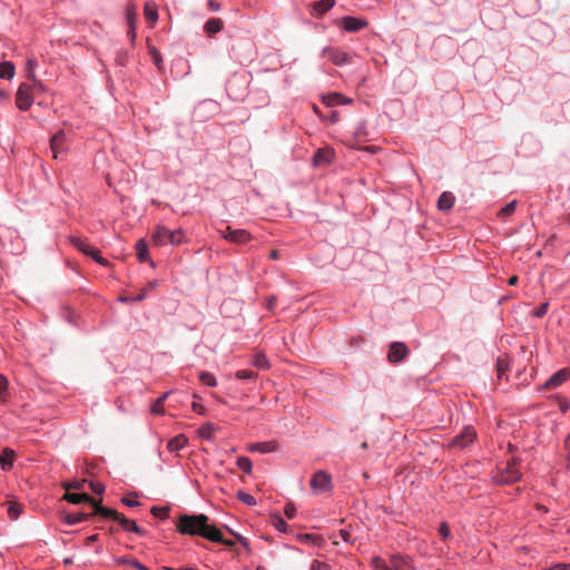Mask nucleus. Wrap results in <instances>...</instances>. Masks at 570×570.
<instances>
[{"label": "nucleus", "mask_w": 570, "mask_h": 570, "mask_svg": "<svg viewBox=\"0 0 570 570\" xmlns=\"http://www.w3.org/2000/svg\"><path fill=\"white\" fill-rule=\"evenodd\" d=\"M209 518L205 514H183L179 517L176 527L181 534L199 535L209 541L232 547V540H225L219 529L208 523Z\"/></svg>", "instance_id": "obj_1"}, {"label": "nucleus", "mask_w": 570, "mask_h": 570, "mask_svg": "<svg viewBox=\"0 0 570 570\" xmlns=\"http://www.w3.org/2000/svg\"><path fill=\"white\" fill-rule=\"evenodd\" d=\"M151 242L155 246L179 245L184 242V233L181 229L169 230L163 225H158L151 233Z\"/></svg>", "instance_id": "obj_2"}, {"label": "nucleus", "mask_w": 570, "mask_h": 570, "mask_svg": "<svg viewBox=\"0 0 570 570\" xmlns=\"http://www.w3.org/2000/svg\"><path fill=\"white\" fill-rule=\"evenodd\" d=\"M520 460L513 458L508 461L505 468L502 469L497 476L499 483H513L521 479Z\"/></svg>", "instance_id": "obj_3"}, {"label": "nucleus", "mask_w": 570, "mask_h": 570, "mask_svg": "<svg viewBox=\"0 0 570 570\" xmlns=\"http://www.w3.org/2000/svg\"><path fill=\"white\" fill-rule=\"evenodd\" d=\"M309 484L314 492L323 493L332 489V478L327 472L321 470L313 474Z\"/></svg>", "instance_id": "obj_4"}, {"label": "nucleus", "mask_w": 570, "mask_h": 570, "mask_svg": "<svg viewBox=\"0 0 570 570\" xmlns=\"http://www.w3.org/2000/svg\"><path fill=\"white\" fill-rule=\"evenodd\" d=\"M32 102V86L30 83H21L16 95L17 107L20 110H28Z\"/></svg>", "instance_id": "obj_5"}, {"label": "nucleus", "mask_w": 570, "mask_h": 570, "mask_svg": "<svg viewBox=\"0 0 570 570\" xmlns=\"http://www.w3.org/2000/svg\"><path fill=\"white\" fill-rule=\"evenodd\" d=\"M475 438H476L475 430L472 426H465L464 430L459 435H456L455 438H453L451 440L449 446L453 448V449L462 450V449L466 448L468 445H470L471 443H473Z\"/></svg>", "instance_id": "obj_6"}, {"label": "nucleus", "mask_w": 570, "mask_h": 570, "mask_svg": "<svg viewBox=\"0 0 570 570\" xmlns=\"http://www.w3.org/2000/svg\"><path fill=\"white\" fill-rule=\"evenodd\" d=\"M409 355V348L404 343L393 342L390 345L387 360L390 363H399Z\"/></svg>", "instance_id": "obj_7"}, {"label": "nucleus", "mask_w": 570, "mask_h": 570, "mask_svg": "<svg viewBox=\"0 0 570 570\" xmlns=\"http://www.w3.org/2000/svg\"><path fill=\"white\" fill-rule=\"evenodd\" d=\"M50 149L52 151V157L55 159H58V156L60 154L66 153V135L62 130L58 131L56 135L52 136L50 140Z\"/></svg>", "instance_id": "obj_8"}, {"label": "nucleus", "mask_w": 570, "mask_h": 570, "mask_svg": "<svg viewBox=\"0 0 570 570\" xmlns=\"http://www.w3.org/2000/svg\"><path fill=\"white\" fill-rule=\"evenodd\" d=\"M570 379V370L561 368L554 373L543 385V389L551 390L560 386Z\"/></svg>", "instance_id": "obj_9"}, {"label": "nucleus", "mask_w": 570, "mask_h": 570, "mask_svg": "<svg viewBox=\"0 0 570 570\" xmlns=\"http://www.w3.org/2000/svg\"><path fill=\"white\" fill-rule=\"evenodd\" d=\"M333 157H334L333 149L320 148L313 157V164L316 167L327 166L332 163Z\"/></svg>", "instance_id": "obj_10"}, {"label": "nucleus", "mask_w": 570, "mask_h": 570, "mask_svg": "<svg viewBox=\"0 0 570 570\" xmlns=\"http://www.w3.org/2000/svg\"><path fill=\"white\" fill-rule=\"evenodd\" d=\"M223 238L235 244H245L252 239V236L245 229H235L229 230V234H223Z\"/></svg>", "instance_id": "obj_11"}, {"label": "nucleus", "mask_w": 570, "mask_h": 570, "mask_svg": "<svg viewBox=\"0 0 570 570\" xmlns=\"http://www.w3.org/2000/svg\"><path fill=\"white\" fill-rule=\"evenodd\" d=\"M91 505L94 508V512L91 513V515H100L102 518H110L116 521L120 514L118 511H116L114 509L101 505L100 501H96L95 499H94Z\"/></svg>", "instance_id": "obj_12"}, {"label": "nucleus", "mask_w": 570, "mask_h": 570, "mask_svg": "<svg viewBox=\"0 0 570 570\" xmlns=\"http://www.w3.org/2000/svg\"><path fill=\"white\" fill-rule=\"evenodd\" d=\"M343 28L348 32H356L367 26V21L355 17H344L342 19Z\"/></svg>", "instance_id": "obj_13"}, {"label": "nucleus", "mask_w": 570, "mask_h": 570, "mask_svg": "<svg viewBox=\"0 0 570 570\" xmlns=\"http://www.w3.org/2000/svg\"><path fill=\"white\" fill-rule=\"evenodd\" d=\"M323 53L336 66H341L348 62V55L336 48H325Z\"/></svg>", "instance_id": "obj_14"}, {"label": "nucleus", "mask_w": 570, "mask_h": 570, "mask_svg": "<svg viewBox=\"0 0 570 570\" xmlns=\"http://www.w3.org/2000/svg\"><path fill=\"white\" fill-rule=\"evenodd\" d=\"M116 521L121 525V528L125 531L134 532V533L139 534V535H144L145 534V530L144 529L138 527L135 521L126 518L121 513L119 514V517H118V519Z\"/></svg>", "instance_id": "obj_15"}, {"label": "nucleus", "mask_w": 570, "mask_h": 570, "mask_svg": "<svg viewBox=\"0 0 570 570\" xmlns=\"http://www.w3.org/2000/svg\"><path fill=\"white\" fill-rule=\"evenodd\" d=\"M389 570H411V562L407 558L393 554L390 558Z\"/></svg>", "instance_id": "obj_16"}, {"label": "nucleus", "mask_w": 570, "mask_h": 570, "mask_svg": "<svg viewBox=\"0 0 570 570\" xmlns=\"http://www.w3.org/2000/svg\"><path fill=\"white\" fill-rule=\"evenodd\" d=\"M455 203V197L451 191H443L438 200V208L443 212L450 210Z\"/></svg>", "instance_id": "obj_17"}, {"label": "nucleus", "mask_w": 570, "mask_h": 570, "mask_svg": "<svg viewBox=\"0 0 570 570\" xmlns=\"http://www.w3.org/2000/svg\"><path fill=\"white\" fill-rule=\"evenodd\" d=\"M250 452L272 453L277 450V444L274 441L257 442L249 445Z\"/></svg>", "instance_id": "obj_18"}, {"label": "nucleus", "mask_w": 570, "mask_h": 570, "mask_svg": "<svg viewBox=\"0 0 570 570\" xmlns=\"http://www.w3.org/2000/svg\"><path fill=\"white\" fill-rule=\"evenodd\" d=\"M14 458H16V453L13 450H11L9 448L3 449L0 454L1 469L4 471L10 470L13 465Z\"/></svg>", "instance_id": "obj_19"}, {"label": "nucleus", "mask_w": 570, "mask_h": 570, "mask_svg": "<svg viewBox=\"0 0 570 570\" xmlns=\"http://www.w3.org/2000/svg\"><path fill=\"white\" fill-rule=\"evenodd\" d=\"M224 27V22L219 18H210L204 26V30L208 37L219 32Z\"/></svg>", "instance_id": "obj_20"}, {"label": "nucleus", "mask_w": 570, "mask_h": 570, "mask_svg": "<svg viewBox=\"0 0 570 570\" xmlns=\"http://www.w3.org/2000/svg\"><path fill=\"white\" fill-rule=\"evenodd\" d=\"M63 499L73 504H79V503L86 502L91 505V503L94 501V498H91L87 493H69V492H67L65 494Z\"/></svg>", "instance_id": "obj_21"}, {"label": "nucleus", "mask_w": 570, "mask_h": 570, "mask_svg": "<svg viewBox=\"0 0 570 570\" xmlns=\"http://www.w3.org/2000/svg\"><path fill=\"white\" fill-rule=\"evenodd\" d=\"M188 440L187 438L184 435V434H178L176 435L175 438H173L168 444H167V449L170 451V452H176L183 448L186 446Z\"/></svg>", "instance_id": "obj_22"}, {"label": "nucleus", "mask_w": 570, "mask_h": 570, "mask_svg": "<svg viewBox=\"0 0 570 570\" xmlns=\"http://www.w3.org/2000/svg\"><path fill=\"white\" fill-rule=\"evenodd\" d=\"M335 4V0H321L316 1L313 4V9L316 14L322 16L328 10H331Z\"/></svg>", "instance_id": "obj_23"}, {"label": "nucleus", "mask_w": 570, "mask_h": 570, "mask_svg": "<svg viewBox=\"0 0 570 570\" xmlns=\"http://www.w3.org/2000/svg\"><path fill=\"white\" fill-rule=\"evenodd\" d=\"M136 253L139 262H147L149 258L148 245L145 239H139L136 244Z\"/></svg>", "instance_id": "obj_24"}, {"label": "nucleus", "mask_w": 570, "mask_h": 570, "mask_svg": "<svg viewBox=\"0 0 570 570\" xmlns=\"http://www.w3.org/2000/svg\"><path fill=\"white\" fill-rule=\"evenodd\" d=\"M91 517V514L88 513H68L65 515L63 520L67 524H77L79 522L86 521Z\"/></svg>", "instance_id": "obj_25"}, {"label": "nucleus", "mask_w": 570, "mask_h": 570, "mask_svg": "<svg viewBox=\"0 0 570 570\" xmlns=\"http://www.w3.org/2000/svg\"><path fill=\"white\" fill-rule=\"evenodd\" d=\"M70 242L78 250H80L85 255L89 254V252L94 247L86 239L80 237H71Z\"/></svg>", "instance_id": "obj_26"}, {"label": "nucleus", "mask_w": 570, "mask_h": 570, "mask_svg": "<svg viewBox=\"0 0 570 570\" xmlns=\"http://www.w3.org/2000/svg\"><path fill=\"white\" fill-rule=\"evenodd\" d=\"M145 17L151 24L156 23L158 19L157 7L154 3L147 2L144 10Z\"/></svg>", "instance_id": "obj_27"}, {"label": "nucleus", "mask_w": 570, "mask_h": 570, "mask_svg": "<svg viewBox=\"0 0 570 570\" xmlns=\"http://www.w3.org/2000/svg\"><path fill=\"white\" fill-rule=\"evenodd\" d=\"M14 76V66L9 61L0 63V78L11 79Z\"/></svg>", "instance_id": "obj_28"}, {"label": "nucleus", "mask_w": 570, "mask_h": 570, "mask_svg": "<svg viewBox=\"0 0 570 570\" xmlns=\"http://www.w3.org/2000/svg\"><path fill=\"white\" fill-rule=\"evenodd\" d=\"M323 100L327 106H336L346 102L344 96L337 92L327 95L326 97L323 98Z\"/></svg>", "instance_id": "obj_29"}, {"label": "nucleus", "mask_w": 570, "mask_h": 570, "mask_svg": "<svg viewBox=\"0 0 570 570\" xmlns=\"http://www.w3.org/2000/svg\"><path fill=\"white\" fill-rule=\"evenodd\" d=\"M169 392L164 393L151 405V413L163 415L165 413L164 402L168 397Z\"/></svg>", "instance_id": "obj_30"}, {"label": "nucleus", "mask_w": 570, "mask_h": 570, "mask_svg": "<svg viewBox=\"0 0 570 570\" xmlns=\"http://www.w3.org/2000/svg\"><path fill=\"white\" fill-rule=\"evenodd\" d=\"M252 364L259 370H268L271 367L269 361L262 353L254 356Z\"/></svg>", "instance_id": "obj_31"}, {"label": "nucleus", "mask_w": 570, "mask_h": 570, "mask_svg": "<svg viewBox=\"0 0 570 570\" xmlns=\"http://www.w3.org/2000/svg\"><path fill=\"white\" fill-rule=\"evenodd\" d=\"M117 562L120 563V564H128L130 567H134L138 570H149L147 567H145L144 564H141L138 560L136 559H131V558H119L117 559Z\"/></svg>", "instance_id": "obj_32"}, {"label": "nucleus", "mask_w": 570, "mask_h": 570, "mask_svg": "<svg viewBox=\"0 0 570 570\" xmlns=\"http://www.w3.org/2000/svg\"><path fill=\"white\" fill-rule=\"evenodd\" d=\"M517 204H518L517 200L510 202L508 205H505L503 208L500 209V212L498 213V216L500 218L504 219L505 217L512 215L515 212Z\"/></svg>", "instance_id": "obj_33"}, {"label": "nucleus", "mask_w": 570, "mask_h": 570, "mask_svg": "<svg viewBox=\"0 0 570 570\" xmlns=\"http://www.w3.org/2000/svg\"><path fill=\"white\" fill-rule=\"evenodd\" d=\"M236 464L245 473L249 474L252 472L253 464L247 456H239L236 461Z\"/></svg>", "instance_id": "obj_34"}, {"label": "nucleus", "mask_w": 570, "mask_h": 570, "mask_svg": "<svg viewBox=\"0 0 570 570\" xmlns=\"http://www.w3.org/2000/svg\"><path fill=\"white\" fill-rule=\"evenodd\" d=\"M199 380L203 384H205L207 386L214 387L217 385V381H216L215 376L209 372H205V371L202 372L199 374Z\"/></svg>", "instance_id": "obj_35"}, {"label": "nucleus", "mask_w": 570, "mask_h": 570, "mask_svg": "<svg viewBox=\"0 0 570 570\" xmlns=\"http://www.w3.org/2000/svg\"><path fill=\"white\" fill-rule=\"evenodd\" d=\"M126 18L129 26L136 23L137 12L136 7L132 3H128L126 8Z\"/></svg>", "instance_id": "obj_36"}, {"label": "nucleus", "mask_w": 570, "mask_h": 570, "mask_svg": "<svg viewBox=\"0 0 570 570\" xmlns=\"http://www.w3.org/2000/svg\"><path fill=\"white\" fill-rule=\"evenodd\" d=\"M150 512L154 517L159 519H166L169 514V508L167 507H153Z\"/></svg>", "instance_id": "obj_37"}, {"label": "nucleus", "mask_w": 570, "mask_h": 570, "mask_svg": "<svg viewBox=\"0 0 570 570\" xmlns=\"http://www.w3.org/2000/svg\"><path fill=\"white\" fill-rule=\"evenodd\" d=\"M237 498H238L243 503H245V504H247V505H250V507H252V505H255V504H256V500H255V498H254L252 494L247 493V492L238 491V492H237Z\"/></svg>", "instance_id": "obj_38"}, {"label": "nucleus", "mask_w": 570, "mask_h": 570, "mask_svg": "<svg viewBox=\"0 0 570 570\" xmlns=\"http://www.w3.org/2000/svg\"><path fill=\"white\" fill-rule=\"evenodd\" d=\"M8 399V380L0 374V400L7 401Z\"/></svg>", "instance_id": "obj_39"}, {"label": "nucleus", "mask_w": 570, "mask_h": 570, "mask_svg": "<svg viewBox=\"0 0 570 570\" xmlns=\"http://www.w3.org/2000/svg\"><path fill=\"white\" fill-rule=\"evenodd\" d=\"M21 505L18 503H11L8 509V515L11 520H17L21 513Z\"/></svg>", "instance_id": "obj_40"}, {"label": "nucleus", "mask_w": 570, "mask_h": 570, "mask_svg": "<svg viewBox=\"0 0 570 570\" xmlns=\"http://www.w3.org/2000/svg\"><path fill=\"white\" fill-rule=\"evenodd\" d=\"M37 67V60L33 59V58H30L27 60V76L29 78V80H35L36 78V75H35V69Z\"/></svg>", "instance_id": "obj_41"}, {"label": "nucleus", "mask_w": 570, "mask_h": 570, "mask_svg": "<svg viewBox=\"0 0 570 570\" xmlns=\"http://www.w3.org/2000/svg\"><path fill=\"white\" fill-rule=\"evenodd\" d=\"M130 497L137 498L138 494L136 492H132L128 497H124L121 499V503H124L125 505L130 507V508L139 507L140 502L137 501L136 499H131Z\"/></svg>", "instance_id": "obj_42"}, {"label": "nucleus", "mask_w": 570, "mask_h": 570, "mask_svg": "<svg viewBox=\"0 0 570 570\" xmlns=\"http://www.w3.org/2000/svg\"><path fill=\"white\" fill-rule=\"evenodd\" d=\"M235 376L239 380H252L257 377V373L248 370H240L235 373Z\"/></svg>", "instance_id": "obj_43"}, {"label": "nucleus", "mask_w": 570, "mask_h": 570, "mask_svg": "<svg viewBox=\"0 0 570 570\" xmlns=\"http://www.w3.org/2000/svg\"><path fill=\"white\" fill-rule=\"evenodd\" d=\"M215 428L208 423L199 429V435L206 439H212Z\"/></svg>", "instance_id": "obj_44"}, {"label": "nucleus", "mask_w": 570, "mask_h": 570, "mask_svg": "<svg viewBox=\"0 0 570 570\" xmlns=\"http://www.w3.org/2000/svg\"><path fill=\"white\" fill-rule=\"evenodd\" d=\"M372 564L375 570H389V566L381 557H374L372 559Z\"/></svg>", "instance_id": "obj_45"}, {"label": "nucleus", "mask_w": 570, "mask_h": 570, "mask_svg": "<svg viewBox=\"0 0 570 570\" xmlns=\"http://www.w3.org/2000/svg\"><path fill=\"white\" fill-rule=\"evenodd\" d=\"M149 53L153 57V60H154V63L160 68V63H161V55L160 52L155 48V47H150L149 48Z\"/></svg>", "instance_id": "obj_46"}, {"label": "nucleus", "mask_w": 570, "mask_h": 570, "mask_svg": "<svg viewBox=\"0 0 570 570\" xmlns=\"http://www.w3.org/2000/svg\"><path fill=\"white\" fill-rule=\"evenodd\" d=\"M549 304L546 302L541 304L537 309L532 312L533 316L535 317H543L548 312Z\"/></svg>", "instance_id": "obj_47"}, {"label": "nucleus", "mask_w": 570, "mask_h": 570, "mask_svg": "<svg viewBox=\"0 0 570 570\" xmlns=\"http://www.w3.org/2000/svg\"><path fill=\"white\" fill-rule=\"evenodd\" d=\"M439 534L444 539H449L450 535H451V532H450V527L448 523L443 522L440 524V528H439Z\"/></svg>", "instance_id": "obj_48"}, {"label": "nucleus", "mask_w": 570, "mask_h": 570, "mask_svg": "<svg viewBox=\"0 0 570 570\" xmlns=\"http://www.w3.org/2000/svg\"><path fill=\"white\" fill-rule=\"evenodd\" d=\"M284 513L288 519H293L296 513V507L294 505V503H292V502L286 503V505L284 508Z\"/></svg>", "instance_id": "obj_49"}, {"label": "nucleus", "mask_w": 570, "mask_h": 570, "mask_svg": "<svg viewBox=\"0 0 570 570\" xmlns=\"http://www.w3.org/2000/svg\"><path fill=\"white\" fill-rule=\"evenodd\" d=\"M87 481L86 480H81V481H72L68 484L65 485L66 490L69 491L71 489L73 490H80L83 488V484L86 483Z\"/></svg>", "instance_id": "obj_50"}, {"label": "nucleus", "mask_w": 570, "mask_h": 570, "mask_svg": "<svg viewBox=\"0 0 570 570\" xmlns=\"http://www.w3.org/2000/svg\"><path fill=\"white\" fill-rule=\"evenodd\" d=\"M89 487H90L91 491L97 493V494H102L104 491H105V485L102 483H100V482L91 481L89 483Z\"/></svg>", "instance_id": "obj_51"}, {"label": "nucleus", "mask_w": 570, "mask_h": 570, "mask_svg": "<svg viewBox=\"0 0 570 570\" xmlns=\"http://www.w3.org/2000/svg\"><path fill=\"white\" fill-rule=\"evenodd\" d=\"M274 525L277 530L285 532L287 524L281 517H275L274 519Z\"/></svg>", "instance_id": "obj_52"}, {"label": "nucleus", "mask_w": 570, "mask_h": 570, "mask_svg": "<svg viewBox=\"0 0 570 570\" xmlns=\"http://www.w3.org/2000/svg\"><path fill=\"white\" fill-rule=\"evenodd\" d=\"M507 370H508V364L501 360H498V363H497L498 376L502 377L505 374Z\"/></svg>", "instance_id": "obj_53"}, {"label": "nucleus", "mask_w": 570, "mask_h": 570, "mask_svg": "<svg viewBox=\"0 0 570 570\" xmlns=\"http://www.w3.org/2000/svg\"><path fill=\"white\" fill-rule=\"evenodd\" d=\"M311 570H330V567L325 562H321V561L315 560L312 563Z\"/></svg>", "instance_id": "obj_54"}, {"label": "nucleus", "mask_w": 570, "mask_h": 570, "mask_svg": "<svg viewBox=\"0 0 570 570\" xmlns=\"http://www.w3.org/2000/svg\"><path fill=\"white\" fill-rule=\"evenodd\" d=\"M338 535L342 540H344L345 542H351L352 540V534H351V531L347 530V529H342L338 531Z\"/></svg>", "instance_id": "obj_55"}, {"label": "nucleus", "mask_w": 570, "mask_h": 570, "mask_svg": "<svg viewBox=\"0 0 570 570\" xmlns=\"http://www.w3.org/2000/svg\"><path fill=\"white\" fill-rule=\"evenodd\" d=\"M207 7L213 12L219 11L222 8L220 2L218 0H209Z\"/></svg>", "instance_id": "obj_56"}, {"label": "nucleus", "mask_w": 570, "mask_h": 570, "mask_svg": "<svg viewBox=\"0 0 570 570\" xmlns=\"http://www.w3.org/2000/svg\"><path fill=\"white\" fill-rule=\"evenodd\" d=\"M31 81H32V85H31L32 86V91L33 90H37V91H43L45 90L43 85L37 78H35V80H31Z\"/></svg>", "instance_id": "obj_57"}, {"label": "nucleus", "mask_w": 570, "mask_h": 570, "mask_svg": "<svg viewBox=\"0 0 570 570\" xmlns=\"http://www.w3.org/2000/svg\"><path fill=\"white\" fill-rule=\"evenodd\" d=\"M570 409V402L567 399H560V410L566 413Z\"/></svg>", "instance_id": "obj_58"}, {"label": "nucleus", "mask_w": 570, "mask_h": 570, "mask_svg": "<svg viewBox=\"0 0 570 570\" xmlns=\"http://www.w3.org/2000/svg\"><path fill=\"white\" fill-rule=\"evenodd\" d=\"M365 135V127L364 124H360L356 128V131L354 132L355 138H360L361 136Z\"/></svg>", "instance_id": "obj_59"}, {"label": "nucleus", "mask_w": 570, "mask_h": 570, "mask_svg": "<svg viewBox=\"0 0 570 570\" xmlns=\"http://www.w3.org/2000/svg\"><path fill=\"white\" fill-rule=\"evenodd\" d=\"M546 570H570V564L567 563H558L553 568H549Z\"/></svg>", "instance_id": "obj_60"}, {"label": "nucleus", "mask_w": 570, "mask_h": 570, "mask_svg": "<svg viewBox=\"0 0 570 570\" xmlns=\"http://www.w3.org/2000/svg\"><path fill=\"white\" fill-rule=\"evenodd\" d=\"M128 36H129L131 41H135V39H136V27H135V23H132V26H129Z\"/></svg>", "instance_id": "obj_61"}, {"label": "nucleus", "mask_w": 570, "mask_h": 570, "mask_svg": "<svg viewBox=\"0 0 570 570\" xmlns=\"http://www.w3.org/2000/svg\"><path fill=\"white\" fill-rule=\"evenodd\" d=\"M275 304H276L275 296L268 297V299H267V308L268 309H273L275 307Z\"/></svg>", "instance_id": "obj_62"}, {"label": "nucleus", "mask_w": 570, "mask_h": 570, "mask_svg": "<svg viewBox=\"0 0 570 570\" xmlns=\"http://www.w3.org/2000/svg\"><path fill=\"white\" fill-rule=\"evenodd\" d=\"M191 407L197 413H203L204 412V406L202 404H199V403L194 402Z\"/></svg>", "instance_id": "obj_63"}, {"label": "nucleus", "mask_w": 570, "mask_h": 570, "mask_svg": "<svg viewBox=\"0 0 570 570\" xmlns=\"http://www.w3.org/2000/svg\"><path fill=\"white\" fill-rule=\"evenodd\" d=\"M96 262L102 266H108L109 262L105 259L101 255H97Z\"/></svg>", "instance_id": "obj_64"}]
</instances>
